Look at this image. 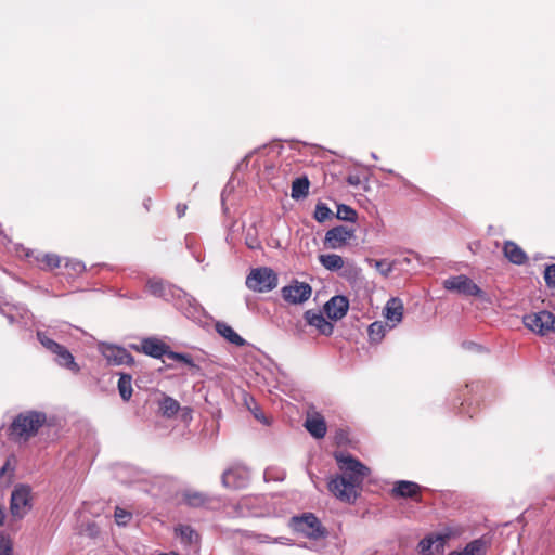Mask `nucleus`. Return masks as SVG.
<instances>
[{
    "label": "nucleus",
    "instance_id": "17",
    "mask_svg": "<svg viewBox=\"0 0 555 555\" xmlns=\"http://www.w3.org/2000/svg\"><path fill=\"white\" fill-rule=\"evenodd\" d=\"M349 309V301L347 297L337 295L332 297L325 305H324V311L326 315L331 320H340L343 319Z\"/></svg>",
    "mask_w": 555,
    "mask_h": 555
},
{
    "label": "nucleus",
    "instance_id": "16",
    "mask_svg": "<svg viewBox=\"0 0 555 555\" xmlns=\"http://www.w3.org/2000/svg\"><path fill=\"white\" fill-rule=\"evenodd\" d=\"M447 538V535L440 533L428 534L418 542L417 551L421 555H434L435 553H442Z\"/></svg>",
    "mask_w": 555,
    "mask_h": 555
},
{
    "label": "nucleus",
    "instance_id": "1",
    "mask_svg": "<svg viewBox=\"0 0 555 555\" xmlns=\"http://www.w3.org/2000/svg\"><path fill=\"white\" fill-rule=\"evenodd\" d=\"M335 460L341 474L328 481V491L341 502L353 503L370 468L350 454L336 453Z\"/></svg>",
    "mask_w": 555,
    "mask_h": 555
},
{
    "label": "nucleus",
    "instance_id": "31",
    "mask_svg": "<svg viewBox=\"0 0 555 555\" xmlns=\"http://www.w3.org/2000/svg\"><path fill=\"white\" fill-rule=\"evenodd\" d=\"M159 409L164 416L172 417L178 413L180 404L176 399L165 396L163 400L159 402Z\"/></svg>",
    "mask_w": 555,
    "mask_h": 555
},
{
    "label": "nucleus",
    "instance_id": "14",
    "mask_svg": "<svg viewBox=\"0 0 555 555\" xmlns=\"http://www.w3.org/2000/svg\"><path fill=\"white\" fill-rule=\"evenodd\" d=\"M249 478V470L246 467L234 466L222 474L221 482L229 489H243L248 485Z\"/></svg>",
    "mask_w": 555,
    "mask_h": 555
},
{
    "label": "nucleus",
    "instance_id": "19",
    "mask_svg": "<svg viewBox=\"0 0 555 555\" xmlns=\"http://www.w3.org/2000/svg\"><path fill=\"white\" fill-rule=\"evenodd\" d=\"M403 309V304L399 298L392 297L387 301L383 314L387 322L391 323L389 328H393L402 321Z\"/></svg>",
    "mask_w": 555,
    "mask_h": 555
},
{
    "label": "nucleus",
    "instance_id": "45",
    "mask_svg": "<svg viewBox=\"0 0 555 555\" xmlns=\"http://www.w3.org/2000/svg\"><path fill=\"white\" fill-rule=\"evenodd\" d=\"M186 205L184 204H178L176 207V211L179 218L183 217L185 215Z\"/></svg>",
    "mask_w": 555,
    "mask_h": 555
},
{
    "label": "nucleus",
    "instance_id": "18",
    "mask_svg": "<svg viewBox=\"0 0 555 555\" xmlns=\"http://www.w3.org/2000/svg\"><path fill=\"white\" fill-rule=\"evenodd\" d=\"M0 312L8 319V321L11 324H13V323L27 324V321L30 318L29 310L23 305L5 304L0 308Z\"/></svg>",
    "mask_w": 555,
    "mask_h": 555
},
{
    "label": "nucleus",
    "instance_id": "24",
    "mask_svg": "<svg viewBox=\"0 0 555 555\" xmlns=\"http://www.w3.org/2000/svg\"><path fill=\"white\" fill-rule=\"evenodd\" d=\"M215 327L217 333L225 338L229 343L237 347H243L246 345V340L240 336L229 324L224 322H217Z\"/></svg>",
    "mask_w": 555,
    "mask_h": 555
},
{
    "label": "nucleus",
    "instance_id": "3",
    "mask_svg": "<svg viewBox=\"0 0 555 555\" xmlns=\"http://www.w3.org/2000/svg\"><path fill=\"white\" fill-rule=\"evenodd\" d=\"M44 422L46 415L43 413L36 411L21 413L14 418L9 428L10 436L15 440L26 441L37 434Z\"/></svg>",
    "mask_w": 555,
    "mask_h": 555
},
{
    "label": "nucleus",
    "instance_id": "13",
    "mask_svg": "<svg viewBox=\"0 0 555 555\" xmlns=\"http://www.w3.org/2000/svg\"><path fill=\"white\" fill-rule=\"evenodd\" d=\"M100 351L109 365H131L134 363L133 357L122 347L101 344Z\"/></svg>",
    "mask_w": 555,
    "mask_h": 555
},
{
    "label": "nucleus",
    "instance_id": "6",
    "mask_svg": "<svg viewBox=\"0 0 555 555\" xmlns=\"http://www.w3.org/2000/svg\"><path fill=\"white\" fill-rule=\"evenodd\" d=\"M246 286L258 293H267L278 286V275L267 267L256 268L246 278Z\"/></svg>",
    "mask_w": 555,
    "mask_h": 555
},
{
    "label": "nucleus",
    "instance_id": "41",
    "mask_svg": "<svg viewBox=\"0 0 555 555\" xmlns=\"http://www.w3.org/2000/svg\"><path fill=\"white\" fill-rule=\"evenodd\" d=\"M306 322H301V321H297L295 324H294V327H293V335L299 339H302L304 336H305V327H306Z\"/></svg>",
    "mask_w": 555,
    "mask_h": 555
},
{
    "label": "nucleus",
    "instance_id": "28",
    "mask_svg": "<svg viewBox=\"0 0 555 555\" xmlns=\"http://www.w3.org/2000/svg\"><path fill=\"white\" fill-rule=\"evenodd\" d=\"M118 391L124 401H129L132 396V376L126 373L119 374Z\"/></svg>",
    "mask_w": 555,
    "mask_h": 555
},
{
    "label": "nucleus",
    "instance_id": "50",
    "mask_svg": "<svg viewBox=\"0 0 555 555\" xmlns=\"http://www.w3.org/2000/svg\"><path fill=\"white\" fill-rule=\"evenodd\" d=\"M3 520H4V512H3V509L0 507V526L2 525Z\"/></svg>",
    "mask_w": 555,
    "mask_h": 555
},
{
    "label": "nucleus",
    "instance_id": "10",
    "mask_svg": "<svg viewBox=\"0 0 555 555\" xmlns=\"http://www.w3.org/2000/svg\"><path fill=\"white\" fill-rule=\"evenodd\" d=\"M130 348L155 359L168 357L170 352L169 345L155 336L143 338L140 344H131Z\"/></svg>",
    "mask_w": 555,
    "mask_h": 555
},
{
    "label": "nucleus",
    "instance_id": "21",
    "mask_svg": "<svg viewBox=\"0 0 555 555\" xmlns=\"http://www.w3.org/2000/svg\"><path fill=\"white\" fill-rule=\"evenodd\" d=\"M487 548V542L479 538L468 542L464 547L450 552L448 555H486Z\"/></svg>",
    "mask_w": 555,
    "mask_h": 555
},
{
    "label": "nucleus",
    "instance_id": "23",
    "mask_svg": "<svg viewBox=\"0 0 555 555\" xmlns=\"http://www.w3.org/2000/svg\"><path fill=\"white\" fill-rule=\"evenodd\" d=\"M504 256L514 264H524L528 257L526 253L514 242L506 241L503 246Z\"/></svg>",
    "mask_w": 555,
    "mask_h": 555
},
{
    "label": "nucleus",
    "instance_id": "7",
    "mask_svg": "<svg viewBox=\"0 0 555 555\" xmlns=\"http://www.w3.org/2000/svg\"><path fill=\"white\" fill-rule=\"evenodd\" d=\"M522 321L528 330L540 336L555 334V314L547 310L526 314Z\"/></svg>",
    "mask_w": 555,
    "mask_h": 555
},
{
    "label": "nucleus",
    "instance_id": "34",
    "mask_svg": "<svg viewBox=\"0 0 555 555\" xmlns=\"http://www.w3.org/2000/svg\"><path fill=\"white\" fill-rule=\"evenodd\" d=\"M336 217H337V219H340L344 221L356 222L358 215H357V211L353 208H351L350 206L345 205V204H339L337 206Z\"/></svg>",
    "mask_w": 555,
    "mask_h": 555
},
{
    "label": "nucleus",
    "instance_id": "29",
    "mask_svg": "<svg viewBox=\"0 0 555 555\" xmlns=\"http://www.w3.org/2000/svg\"><path fill=\"white\" fill-rule=\"evenodd\" d=\"M175 531L184 544H193L198 541V533L189 525H179Z\"/></svg>",
    "mask_w": 555,
    "mask_h": 555
},
{
    "label": "nucleus",
    "instance_id": "43",
    "mask_svg": "<svg viewBox=\"0 0 555 555\" xmlns=\"http://www.w3.org/2000/svg\"><path fill=\"white\" fill-rule=\"evenodd\" d=\"M379 169H380V170H383V171H386V172H388V173H390V175H393V176H395V177H397L399 180H401L405 186H411L410 181H408L406 179H404V178H403L402 176H400L399 173H396L393 170H391V169H384V168H379Z\"/></svg>",
    "mask_w": 555,
    "mask_h": 555
},
{
    "label": "nucleus",
    "instance_id": "5",
    "mask_svg": "<svg viewBox=\"0 0 555 555\" xmlns=\"http://www.w3.org/2000/svg\"><path fill=\"white\" fill-rule=\"evenodd\" d=\"M37 338L47 350L55 356V362L60 366L65 367L73 373H78L80 371V366L76 363L70 351L50 338L47 332L37 331Z\"/></svg>",
    "mask_w": 555,
    "mask_h": 555
},
{
    "label": "nucleus",
    "instance_id": "15",
    "mask_svg": "<svg viewBox=\"0 0 555 555\" xmlns=\"http://www.w3.org/2000/svg\"><path fill=\"white\" fill-rule=\"evenodd\" d=\"M304 319L307 325L314 327L320 335L331 336L334 332V325L325 319L321 311L307 310L304 313Z\"/></svg>",
    "mask_w": 555,
    "mask_h": 555
},
{
    "label": "nucleus",
    "instance_id": "37",
    "mask_svg": "<svg viewBox=\"0 0 555 555\" xmlns=\"http://www.w3.org/2000/svg\"><path fill=\"white\" fill-rule=\"evenodd\" d=\"M168 358L171 360H175V361L183 362L185 365H188L191 369H195V370L199 369L198 365L195 364L194 360L189 354L170 350V352L168 353Z\"/></svg>",
    "mask_w": 555,
    "mask_h": 555
},
{
    "label": "nucleus",
    "instance_id": "30",
    "mask_svg": "<svg viewBox=\"0 0 555 555\" xmlns=\"http://www.w3.org/2000/svg\"><path fill=\"white\" fill-rule=\"evenodd\" d=\"M319 261L330 271H337L344 267L343 257L336 254L320 255Z\"/></svg>",
    "mask_w": 555,
    "mask_h": 555
},
{
    "label": "nucleus",
    "instance_id": "32",
    "mask_svg": "<svg viewBox=\"0 0 555 555\" xmlns=\"http://www.w3.org/2000/svg\"><path fill=\"white\" fill-rule=\"evenodd\" d=\"M388 325L380 321L373 322L369 326V337L372 343H379L385 336Z\"/></svg>",
    "mask_w": 555,
    "mask_h": 555
},
{
    "label": "nucleus",
    "instance_id": "46",
    "mask_svg": "<svg viewBox=\"0 0 555 555\" xmlns=\"http://www.w3.org/2000/svg\"><path fill=\"white\" fill-rule=\"evenodd\" d=\"M289 540L285 537H279V538H274L273 539V543L274 544H283V545H286L288 544Z\"/></svg>",
    "mask_w": 555,
    "mask_h": 555
},
{
    "label": "nucleus",
    "instance_id": "25",
    "mask_svg": "<svg viewBox=\"0 0 555 555\" xmlns=\"http://www.w3.org/2000/svg\"><path fill=\"white\" fill-rule=\"evenodd\" d=\"M421 487L413 481L400 480L395 485L393 494L400 498H414Z\"/></svg>",
    "mask_w": 555,
    "mask_h": 555
},
{
    "label": "nucleus",
    "instance_id": "36",
    "mask_svg": "<svg viewBox=\"0 0 555 555\" xmlns=\"http://www.w3.org/2000/svg\"><path fill=\"white\" fill-rule=\"evenodd\" d=\"M369 263L371 266H373L383 276H388L393 269L392 263L385 259H382V260L371 259V260H369Z\"/></svg>",
    "mask_w": 555,
    "mask_h": 555
},
{
    "label": "nucleus",
    "instance_id": "11",
    "mask_svg": "<svg viewBox=\"0 0 555 555\" xmlns=\"http://www.w3.org/2000/svg\"><path fill=\"white\" fill-rule=\"evenodd\" d=\"M443 287L447 291L457 292L466 296H481L482 291L466 275L451 276L443 282Z\"/></svg>",
    "mask_w": 555,
    "mask_h": 555
},
{
    "label": "nucleus",
    "instance_id": "33",
    "mask_svg": "<svg viewBox=\"0 0 555 555\" xmlns=\"http://www.w3.org/2000/svg\"><path fill=\"white\" fill-rule=\"evenodd\" d=\"M245 404L257 421H259L260 423H262L264 425L270 424L268 417L264 415V413L262 412L260 406L257 404V402L254 400V398H251V397L245 398Z\"/></svg>",
    "mask_w": 555,
    "mask_h": 555
},
{
    "label": "nucleus",
    "instance_id": "9",
    "mask_svg": "<svg viewBox=\"0 0 555 555\" xmlns=\"http://www.w3.org/2000/svg\"><path fill=\"white\" fill-rule=\"evenodd\" d=\"M281 294L285 301L292 305H300L310 298L312 288L306 282L294 280L289 285L282 287Z\"/></svg>",
    "mask_w": 555,
    "mask_h": 555
},
{
    "label": "nucleus",
    "instance_id": "22",
    "mask_svg": "<svg viewBox=\"0 0 555 555\" xmlns=\"http://www.w3.org/2000/svg\"><path fill=\"white\" fill-rule=\"evenodd\" d=\"M305 427L308 430V433L315 439L323 438L326 435L327 430L324 418L319 414L307 417L305 422Z\"/></svg>",
    "mask_w": 555,
    "mask_h": 555
},
{
    "label": "nucleus",
    "instance_id": "47",
    "mask_svg": "<svg viewBox=\"0 0 555 555\" xmlns=\"http://www.w3.org/2000/svg\"><path fill=\"white\" fill-rule=\"evenodd\" d=\"M10 468V460L8 459L3 466L0 468V476H3L5 472Z\"/></svg>",
    "mask_w": 555,
    "mask_h": 555
},
{
    "label": "nucleus",
    "instance_id": "26",
    "mask_svg": "<svg viewBox=\"0 0 555 555\" xmlns=\"http://www.w3.org/2000/svg\"><path fill=\"white\" fill-rule=\"evenodd\" d=\"M310 182L306 176L296 178L292 183L291 196L293 199L306 198L309 194Z\"/></svg>",
    "mask_w": 555,
    "mask_h": 555
},
{
    "label": "nucleus",
    "instance_id": "48",
    "mask_svg": "<svg viewBox=\"0 0 555 555\" xmlns=\"http://www.w3.org/2000/svg\"><path fill=\"white\" fill-rule=\"evenodd\" d=\"M88 530L90 531L91 537H94L98 533L96 526L93 522L88 525Z\"/></svg>",
    "mask_w": 555,
    "mask_h": 555
},
{
    "label": "nucleus",
    "instance_id": "40",
    "mask_svg": "<svg viewBox=\"0 0 555 555\" xmlns=\"http://www.w3.org/2000/svg\"><path fill=\"white\" fill-rule=\"evenodd\" d=\"M65 267L73 270L76 274L82 273L86 270V266L82 261L77 259H65Z\"/></svg>",
    "mask_w": 555,
    "mask_h": 555
},
{
    "label": "nucleus",
    "instance_id": "20",
    "mask_svg": "<svg viewBox=\"0 0 555 555\" xmlns=\"http://www.w3.org/2000/svg\"><path fill=\"white\" fill-rule=\"evenodd\" d=\"M26 258H33L42 270H53L61 266L62 259L55 254H41L35 250H27Z\"/></svg>",
    "mask_w": 555,
    "mask_h": 555
},
{
    "label": "nucleus",
    "instance_id": "35",
    "mask_svg": "<svg viewBox=\"0 0 555 555\" xmlns=\"http://www.w3.org/2000/svg\"><path fill=\"white\" fill-rule=\"evenodd\" d=\"M333 216V211L328 208L325 203L319 202L315 205L314 219L318 222H324Z\"/></svg>",
    "mask_w": 555,
    "mask_h": 555
},
{
    "label": "nucleus",
    "instance_id": "38",
    "mask_svg": "<svg viewBox=\"0 0 555 555\" xmlns=\"http://www.w3.org/2000/svg\"><path fill=\"white\" fill-rule=\"evenodd\" d=\"M114 517L118 526H126L131 520L132 514L121 507H116Z\"/></svg>",
    "mask_w": 555,
    "mask_h": 555
},
{
    "label": "nucleus",
    "instance_id": "2",
    "mask_svg": "<svg viewBox=\"0 0 555 555\" xmlns=\"http://www.w3.org/2000/svg\"><path fill=\"white\" fill-rule=\"evenodd\" d=\"M146 288L151 295L172 302L188 319L194 322L202 321L204 317L203 307L183 289L158 278L149 279Z\"/></svg>",
    "mask_w": 555,
    "mask_h": 555
},
{
    "label": "nucleus",
    "instance_id": "27",
    "mask_svg": "<svg viewBox=\"0 0 555 555\" xmlns=\"http://www.w3.org/2000/svg\"><path fill=\"white\" fill-rule=\"evenodd\" d=\"M183 501L191 507H204L209 503V498L199 491L188 490L183 493Z\"/></svg>",
    "mask_w": 555,
    "mask_h": 555
},
{
    "label": "nucleus",
    "instance_id": "4",
    "mask_svg": "<svg viewBox=\"0 0 555 555\" xmlns=\"http://www.w3.org/2000/svg\"><path fill=\"white\" fill-rule=\"evenodd\" d=\"M293 530L310 540H319L327 537V529L312 513H304L291 519Z\"/></svg>",
    "mask_w": 555,
    "mask_h": 555
},
{
    "label": "nucleus",
    "instance_id": "8",
    "mask_svg": "<svg viewBox=\"0 0 555 555\" xmlns=\"http://www.w3.org/2000/svg\"><path fill=\"white\" fill-rule=\"evenodd\" d=\"M33 507L31 488L27 485H16L11 493L10 511L13 517L23 518Z\"/></svg>",
    "mask_w": 555,
    "mask_h": 555
},
{
    "label": "nucleus",
    "instance_id": "49",
    "mask_svg": "<svg viewBox=\"0 0 555 555\" xmlns=\"http://www.w3.org/2000/svg\"><path fill=\"white\" fill-rule=\"evenodd\" d=\"M360 182L359 177L349 176L348 183L351 185H357Z\"/></svg>",
    "mask_w": 555,
    "mask_h": 555
},
{
    "label": "nucleus",
    "instance_id": "42",
    "mask_svg": "<svg viewBox=\"0 0 555 555\" xmlns=\"http://www.w3.org/2000/svg\"><path fill=\"white\" fill-rule=\"evenodd\" d=\"M0 555H12V546L8 540L0 539Z\"/></svg>",
    "mask_w": 555,
    "mask_h": 555
},
{
    "label": "nucleus",
    "instance_id": "12",
    "mask_svg": "<svg viewBox=\"0 0 555 555\" xmlns=\"http://www.w3.org/2000/svg\"><path fill=\"white\" fill-rule=\"evenodd\" d=\"M356 237V230L346 225H337L330 229L324 238V244L331 249H340L346 246L350 240Z\"/></svg>",
    "mask_w": 555,
    "mask_h": 555
},
{
    "label": "nucleus",
    "instance_id": "44",
    "mask_svg": "<svg viewBox=\"0 0 555 555\" xmlns=\"http://www.w3.org/2000/svg\"><path fill=\"white\" fill-rule=\"evenodd\" d=\"M273 539L268 534H258L257 540L259 543H273Z\"/></svg>",
    "mask_w": 555,
    "mask_h": 555
},
{
    "label": "nucleus",
    "instance_id": "39",
    "mask_svg": "<svg viewBox=\"0 0 555 555\" xmlns=\"http://www.w3.org/2000/svg\"><path fill=\"white\" fill-rule=\"evenodd\" d=\"M544 280L550 288L555 289V264L546 266L544 270Z\"/></svg>",
    "mask_w": 555,
    "mask_h": 555
}]
</instances>
